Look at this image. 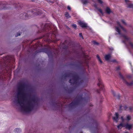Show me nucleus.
Returning <instances> with one entry per match:
<instances>
[{
  "label": "nucleus",
  "instance_id": "obj_1",
  "mask_svg": "<svg viewBox=\"0 0 133 133\" xmlns=\"http://www.w3.org/2000/svg\"><path fill=\"white\" fill-rule=\"evenodd\" d=\"M26 88L25 84L19 83L17 93L13 97L12 100L20 106L22 111L29 112L33 109L35 105L37 103L38 99L35 96L31 97L28 96L26 93Z\"/></svg>",
  "mask_w": 133,
  "mask_h": 133
},
{
  "label": "nucleus",
  "instance_id": "obj_2",
  "mask_svg": "<svg viewBox=\"0 0 133 133\" xmlns=\"http://www.w3.org/2000/svg\"><path fill=\"white\" fill-rule=\"evenodd\" d=\"M115 29L116 31L118 32V34L121 37H123L124 40V41H123V42H125L126 41H129V38L124 34L126 32V30L120 25L119 22H117V26H115Z\"/></svg>",
  "mask_w": 133,
  "mask_h": 133
},
{
  "label": "nucleus",
  "instance_id": "obj_3",
  "mask_svg": "<svg viewBox=\"0 0 133 133\" xmlns=\"http://www.w3.org/2000/svg\"><path fill=\"white\" fill-rule=\"evenodd\" d=\"M80 80V79L76 74H74L72 76V78L70 79L69 82L71 83V85H73L75 84L77 85L79 83L78 82Z\"/></svg>",
  "mask_w": 133,
  "mask_h": 133
},
{
  "label": "nucleus",
  "instance_id": "obj_4",
  "mask_svg": "<svg viewBox=\"0 0 133 133\" xmlns=\"http://www.w3.org/2000/svg\"><path fill=\"white\" fill-rule=\"evenodd\" d=\"M119 77L122 79L123 82L125 83L128 86H132L133 85V82L132 81L130 83H128L125 79L124 78L121 74V73L119 72Z\"/></svg>",
  "mask_w": 133,
  "mask_h": 133
},
{
  "label": "nucleus",
  "instance_id": "obj_5",
  "mask_svg": "<svg viewBox=\"0 0 133 133\" xmlns=\"http://www.w3.org/2000/svg\"><path fill=\"white\" fill-rule=\"evenodd\" d=\"M125 2L127 7L133 8V4L130 3L129 0H125Z\"/></svg>",
  "mask_w": 133,
  "mask_h": 133
},
{
  "label": "nucleus",
  "instance_id": "obj_6",
  "mask_svg": "<svg viewBox=\"0 0 133 133\" xmlns=\"http://www.w3.org/2000/svg\"><path fill=\"white\" fill-rule=\"evenodd\" d=\"M118 114L117 113H116L115 116L113 117V119L114 121L116 122L118 121Z\"/></svg>",
  "mask_w": 133,
  "mask_h": 133
},
{
  "label": "nucleus",
  "instance_id": "obj_7",
  "mask_svg": "<svg viewBox=\"0 0 133 133\" xmlns=\"http://www.w3.org/2000/svg\"><path fill=\"white\" fill-rule=\"evenodd\" d=\"M80 25L82 28H85L87 27V24L84 22L80 21L78 23Z\"/></svg>",
  "mask_w": 133,
  "mask_h": 133
},
{
  "label": "nucleus",
  "instance_id": "obj_8",
  "mask_svg": "<svg viewBox=\"0 0 133 133\" xmlns=\"http://www.w3.org/2000/svg\"><path fill=\"white\" fill-rule=\"evenodd\" d=\"M111 57V54H109L106 55L105 56V60L107 61H109V59Z\"/></svg>",
  "mask_w": 133,
  "mask_h": 133
},
{
  "label": "nucleus",
  "instance_id": "obj_9",
  "mask_svg": "<svg viewBox=\"0 0 133 133\" xmlns=\"http://www.w3.org/2000/svg\"><path fill=\"white\" fill-rule=\"evenodd\" d=\"M124 127H125L126 128L129 130L132 127V125L128 124H127L125 125H124Z\"/></svg>",
  "mask_w": 133,
  "mask_h": 133
},
{
  "label": "nucleus",
  "instance_id": "obj_10",
  "mask_svg": "<svg viewBox=\"0 0 133 133\" xmlns=\"http://www.w3.org/2000/svg\"><path fill=\"white\" fill-rule=\"evenodd\" d=\"M82 99V97H79L78 99V101L77 102H75L74 103V102H72V103H71V104H70V105H71L73 104H74V105H77V104L78 103V102L79 101H81Z\"/></svg>",
  "mask_w": 133,
  "mask_h": 133
},
{
  "label": "nucleus",
  "instance_id": "obj_11",
  "mask_svg": "<svg viewBox=\"0 0 133 133\" xmlns=\"http://www.w3.org/2000/svg\"><path fill=\"white\" fill-rule=\"evenodd\" d=\"M124 127V124L123 123H121L118 125L117 126L118 129H121L122 127Z\"/></svg>",
  "mask_w": 133,
  "mask_h": 133
},
{
  "label": "nucleus",
  "instance_id": "obj_12",
  "mask_svg": "<svg viewBox=\"0 0 133 133\" xmlns=\"http://www.w3.org/2000/svg\"><path fill=\"white\" fill-rule=\"evenodd\" d=\"M14 132L16 133H20L21 131V130L19 128H16L14 130Z\"/></svg>",
  "mask_w": 133,
  "mask_h": 133
},
{
  "label": "nucleus",
  "instance_id": "obj_13",
  "mask_svg": "<svg viewBox=\"0 0 133 133\" xmlns=\"http://www.w3.org/2000/svg\"><path fill=\"white\" fill-rule=\"evenodd\" d=\"M107 13L108 14H109L111 12V11L110 9L108 7H107L105 10Z\"/></svg>",
  "mask_w": 133,
  "mask_h": 133
},
{
  "label": "nucleus",
  "instance_id": "obj_14",
  "mask_svg": "<svg viewBox=\"0 0 133 133\" xmlns=\"http://www.w3.org/2000/svg\"><path fill=\"white\" fill-rule=\"evenodd\" d=\"M129 45L132 48H133V43L131 42H129Z\"/></svg>",
  "mask_w": 133,
  "mask_h": 133
},
{
  "label": "nucleus",
  "instance_id": "obj_15",
  "mask_svg": "<svg viewBox=\"0 0 133 133\" xmlns=\"http://www.w3.org/2000/svg\"><path fill=\"white\" fill-rule=\"evenodd\" d=\"M82 2L84 4H86L88 3L87 0H82Z\"/></svg>",
  "mask_w": 133,
  "mask_h": 133
},
{
  "label": "nucleus",
  "instance_id": "obj_16",
  "mask_svg": "<svg viewBox=\"0 0 133 133\" xmlns=\"http://www.w3.org/2000/svg\"><path fill=\"white\" fill-rule=\"evenodd\" d=\"M65 16L67 18H69L70 17V16L69 15L68 13V12H66L65 14Z\"/></svg>",
  "mask_w": 133,
  "mask_h": 133
},
{
  "label": "nucleus",
  "instance_id": "obj_17",
  "mask_svg": "<svg viewBox=\"0 0 133 133\" xmlns=\"http://www.w3.org/2000/svg\"><path fill=\"white\" fill-rule=\"evenodd\" d=\"M97 58H98V60L99 62L100 63H102V62L101 60V59H100V57L98 55H97Z\"/></svg>",
  "mask_w": 133,
  "mask_h": 133
},
{
  "label": "nucleus",
  "instance_id": "obj_18",
  "mask_svg": "<svg viewBox=\"0 0 133 133\" xmlns=\"http://www.w3.org/2000/svg\"><path fill=\"white\" fill-rule=\"evenodd\" d=\"M131 119V117L129 115H128L127 117V119L128 121H129Z\"/></svg>",
  "mask_w": 133,
  "mask_h": 133
},
{
  "label": "nucleus",
  "instance_id": "obj_19",
  "mask_svg": "<svg viewBox=\"0 0 133 133\" xmlns=\"http://www.w3.org/2000/svg\"><path fill=\"white\" fill-rule=\"evenodd\" d=\"M121 22L124 25H127L126 23L125 22V21L123 19H122L121 20Z\"/></svg>",
  "mask_w": 133,
  "mask_h": 133
},
{
  "label": "nucleus",
  "instance_id": "obj_20",
  "mask_svg": "<svg viewBox=\"0 0 133 133\" xmlns=\"http://www.w3.org/2000/svg\"><path fill=\"white\" fill-rule=\"evenodd\" d=\"M99 11L103 15V13L102 12V10L101 9H98Z\"/></svg>",
  "mask_w": 133,
  "mask_h": 133
},
{
  "label": "nucleus",
  "instance_id": "obj_21",
  "mask_svg": "<svg viewBox=\"0 0 133 133\" xmlns=\"http://www.w3.org/2000/svg\"><path fill=\"white\" fill-rule=\"evenodd\" d=\"M93 43H94V44H95L98 45L99 44L97 42H96L95 41H93Z\"/></svg>",
  "mask_w": 133,
  "mask_h": 133
},
{
  "label": "nucleus",
  "instance_id": "obj_22",
  "mask_svg": "<svg viewBox=\"0 0 133 133\" xmlns=\"http://www.w3.org/2000/svg\"><path fill=\"white\" fill-rule=\"evenodd\" d=\"M79 36L80 37H82L83 39V36H82V34L81 33H80L79 34Z\"/></svg>",
  "mask_w": 133,
  "mask_h": 133
},
{
  "label": "nucleus",
  "instance_id": "obj_23",
  "mask_svg": "<svg viewBox=\"0 0 133 133\" xmlns=\"http://www.w3.org/2000/svg\"><path fill=\"white\" fill-rule=\"evenodd\" d=\"M72 27L75 28H76L77 27L76 25L75 24L72 25Z\"/></svg>",
  "mask_w": 133,
  "mask_h": 133
},
{
  "label": "nucleus",
  "instance_id": "obj_24",
  "mask_svg": "<svg viewBox=\"0 0 133 133\" xmlns=\"http://www.w3.org/2000/svg\"><path fill=\"white\" fill-rule=\"evenodd\" d=\"M112 92L114 96H115V93L114 91L113 90L112 91Z\"/></svg>",
  "mask_w": 133,
  "mask_h": 133
},
{
  "label": "nucleus",
  "instance_id": "obj_25",
  "mask_svg": "<svg viewBox=\"0 0 133 133\" xmlns=\"http://www.w3.org/2000/svg\"><path fill=\"white\" fill-rule=\"evenodd\" d=\"M110 61L111 62H116V60L115 59H114Z\"/></svg>",
  "mask_w": 133,
  "mask_h": 133
},
{
  "label": "nucleus",
  "instance_id": "obj_26",
  "mask_svg": "<svg viewBox=\"0 0 133 133\" xmlns=\"http://www.w3.org/2000/svg\"><path fill=\"white\" fill-rule=\"evenodd\" d=\"M20 35V33H17L16 35H15L16 37H17L18 36H19Z\"/></svg>",
  "mask_w": 133,
  "mask_h": 133
},
{
  "label": "nucleus",
  "instance_id": "obj_27",
  "mask_svg": "<svg viewBox=\"0 0 133 133\" xmlns=\"http://www.w3.org/2000/svg\"><path fill=\"white\" fill-rule=\"evenodd\" d=\"M98 2L101 4H102L103 3L102 1L101 0H98Z\"/></svg>",
  "mask_w": 133,
  "mask_h": 133
},
{
  "label": "nucleus",
  "instance_id": "obj_28",
  "mask_svg": "<svg viewBox=\"0 0 133 133\" xmlns=\"http://www.w3.org/2000/svg\"><path fill=\"white\" fill-rule=\"evenodd\" d=\"M97 85L98 86H100V85H101V82L99 81V83Z\"/></svg>",
  "mask_w": 133,
  "mask_h": 133
},
{
  "label": "nucleus",
  "instance_id": "obj_29",
  "mask_svg": "<svg viewBox=\"0 0 133 133\" xmlns=\"http://www.w3.org/2000/svg\"><path fill=\"white\" fill-rule=\"evenodd\" d=\"M120 69V68L119 66H118L116 68V70H119Z\"/></svg>",
  "mask_w": 133,
  "mask_h": 133
},
{
  "label": "nucleus",
  "instance_id": "obj_30",
  "mask_svg": "<svg viewBox=\"0 0 133 133\" xmlns=\"http://www.w3.org/2000/svg\"><path fill=\"white\" fill-rule=\"evenodd\" d=\"M25 17L27 18V17H28V14H26L25 15Z\"/></svg>",
  "mask_w": 133,
  "mask_h": 133
},
{
  "label": "nucleus",
  "instance_id": "obj_31",
  "mask_svg": "<svg viewBox=\"0 0 133 133\" xmlns=\"http://www.w3.org/2000/svg\"><path fill=\"white\" fill-rule=\"evenodd\" d=\"M133 109V108L131 107H130L129 108V109L131 111V110H132Z\"/></svg>",
  "mask_w": 133,
  "mask_h": 133
},
{
  "label": "nucleus",
  "instance_id": "obj_32",
  "mask_svg": "<svg viewBox=\"0 0 133 133\" xmlns=\"http://www.w3.org/2000/svg\"><path fill=\"white\" fill-rule=\"evenodd\" d=\"M68 10H71V8L69 6H68Z\"/></svg>",
  "mask_w": 133,
  "mask_h": 133
},
{
  "label": "nucleus",
  "instance_id": "obj_33",
  "mask_svg": "<svg viewBox=\"0 0 133 133\" xmlns=\"http://www.w3.org/2000/svg\"><path fill=\"white\" fill-rule=\"evenodd\" d=\"M121 118L122 119V121L123 122L124 121V119L123 118V117H121Z\"/></svg>",
  "mask_w": 133,
  "mask_h": 133
},
{
  "label": "nucleus",
  "instance_id": "obj_34",
  "mask_svg": "<svg viewBox=\"0 0 133 133\" xmlns=\"http://www.w3.org/2000/svg\"><path fill=\"white\" fill-rule=\"evenodd\" d=\"M127 77L128 78H130L131 77V76L130 75L128 76H127Z\"/></svg>",
  "mask_w": 133,
  "mask_h": 133
},
{
  "label": "nucleus",
  "instance_id": "obj_35",
  "mask_svg": "<svg viewBox=\"0 0 133 133\" xmlns=\"http://www.w3.org/2000/svg\"><path fill=\"white\" fill-rule=\"evenodd\" d=\"M118 99H119V95H118Z\"/></svg>",
  "mask_w": 133,
  "mask_h": 133
},
{
  "label": "nucleus",
  "instance_id": "obj_36",
  "mask_svg": "<svg viewBox=\"0 0 133 133\" xmlns=\"http://www.w3.org/2000/svg\"><path fill=\"white\" fill-rule=\"evenodd\" d=\"M129 133L128 132H125V133Z\"/></svg>",
  "mask_w": 133,
  "mask_h": 133
},
{
  "label": "nucleus",
  "instance_id": "obj_37",
  "mask_svg": "<svg viewBox=\"0 0 133 133\" xmlns=\"http://www.w3.org/2000/svg\"><path fill=\"white\" fill-rule=\"evenodd\" d=\"M86 63H87V61H86Z\"/></svg>",
  "mask_w": 133,
  "mask_h": 133
},
{
  "label": "nucleus",
  "instance_id": "obj_38",
  "mask_svg": "<svg viewBox=\"0 0 133 133\" xmlns=\"http://www.w3.org/2000/svg\"><path fill=\"white\" fill-rule=\"evenodd\" d=\"M48 56H49V54H48Z\"/></svg>",
  "mask_w": 133,
  "mask_h": 133
},
{
  "label": "nucleus",
  "instance_id": "obj_39",
  "mask_svg": "<svg viewBox=\"0 0 133 133\" xmlns=\"http://www.w3.org/2000/svg\"><path fill=\"white\" fill-rule=\"evenodd\" d=\"M97 92H98V93H99V92H98V91H97Z\"/></svg>",
  "mask_w": 133,
  "mask_h": 133
},
{
  "label": "nucleus",
  "instance_id": "obj_40",
  "mask_svg": "<svg viewBox=\"0 0 133 133\" xmlns=\"http://www.w3.org/2000/svg\"><path fill=\"white\" fill-rule=\"evenodd\" d=\"M50 34H49V35H50Z\"/></svg>",
  "mask_w": 133,
  "mask_h": 133
}]
</instances>
